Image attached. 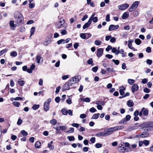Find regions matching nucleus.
Returning <instances> with one entry per match:
<instances>
[{"label":"nucleus","mask_w":153,"mask_h":153,"mask_svg":"<svg viewBox=\"0 0 153 153\" xmlns=\"http://www.w3.org/2000/svg\"><path fill=\"white\" fill-rule=\"evenodd\" d=\"M123 128V126H119L109 128L104 130L106 136L112 134L114 131L119 130Z\"/></svg>","instance_id":"nucleus-1"},{"label":"nucleus","mask_w":153,"mask_h":153,"mask_svg":"<svg viewBox=\"0 0 153 153\" xmlns=\"http://www.w3.org/2000/svg\"><path fill=\"white\" fill-rule=\"evenodd\" d=\"M151 122H148L143 123L142 125L143 128H147L146 130L147 131H151L153 130V126H152Z\"/></svg>","instance_id":"nucleus-2"},{"label":"nucleus","mask_w":153,"mask_h":153,"mask_svg":"<svg viewBox=\"0 0 153 153\" xmlns=\"http://www.w3.org/2000/svg\"><path fill=\"white\" fill-rule=\"evenodd\" d=\"M71 79H69L68 82L64 85L62 89L63 91L66 90H68L70 89V86H71L73 85L71 83Z\"/></svg>","instance_id":"nucleus-3"},{"label":"nucleus","mask_w":153,"mask_h":153,"mask_svg":"<svg viewBox=\"0 0 153 153\" xmlns=\"http://www.w3.org/2000/svg\"><path fill=\"white\" fill-rule=\"evenodd\" d=\"M51 101V98H49L45 102L44 104V110L45 111H47L49 110V105Z\"/></svg>","instance_id":"nucleus-4"},{"label":"nucleus","mask_w":153,"mask_h":153,"mask_svg":"<svg viewBox=\"0 0 153 153\" xmlns=\"http://www.w3.org/2000/svg\"><path fill=\"white\" fill-rule=\"evenodd\" d=\"M81 79V77L80 76H76L72 78L71 79V83L73 84L78 82H79Z\"/></svg>","instance_id":"nucleus-5"},{"label":"nucleus","mask_w":153,"mask_h":153,"mask_svg":"<svg viewBox=\"0 0 153 153\" xmlns=\"http://www.w3.org/2000/svg\"><path fill=\"white\" fill-rule=\"evenodd\" d=\"M16 20V22L18 25L22 24V22L23 20V18L22 15L21 14H20Z\"/></svg>","instance_id":"nucleus-6"},{"label":"nucleus","mask_w":153,"mask_h":153,"mask_svg":"<svg viewBox=\"0 0 153 153\" xmlns=\"http://www.w3.org/2000/svg\"><path fill=\"white\" fill-rule=\"evenodd\" d=\"M65 22V20L64 19H60L59 22L56 24V27L58 29L61 28L62 27H63L64 26L63 25Z\"/></svg>","instance_id":"nucleus-7"},{"label":"nucleus","mask_w":153,"mask_h":153,"mask_svg":"<svg viewBox=\"0 0 153 153\" xmlns=\"http://www.w3.org/2000/svg\"><path fill=\"white\" fill-rule=\"evenodd\" d=\"M119 27V25H110L109 27L108 30L109 31H112L118 29Z\"/></svg>","instance_id":"nucleus-8"},{"label":"nucleus","mask_w":153,"mask_h":153,"mask_svg":"<svg viewBox=\"0 0 153 153\" xmlns=\"http://www.w3.org/2000/svg\"><path fill=\"white\" fill-rule=\"evenodd\" d=\"M129 4H123L118 6V8L121 10H124L126 9L129 7Z\"/></svg>","instance_id":"nucleus-9"},{"label":"nucleus","mask_w":153,"mask_h":153,"mask_svg":"<svg viewBox=\"0 0 153 153\" xmlns=\"http://www.w3.org/2000/svg\"><path fill=\"white\" fill-rule=\"evenodd\" d=\"M92 22V19L90 18L88 22L85 23V25L83 26V28L85 29L86 28L89 27Z\"/></svg>","instance_id":"nucleus-10"},{"label":"nucleus","mask_w":153,"mask_h":153,"mask_svg":"<svg viewBox=\"0 0 153 153\" xmlns=\"http://www.w3.org/2000/svg\"><path fill=\"white\" fill-rule=\"evenodd\" d=\"M149 133L147 132H143L141 134L138 135L136 136V137H145L149 135Z\"/></svg>","instance_id":"nucleus-11"},{"label":"nucleus","mask_w":153,"mask_h":153,"mask_svg":"<svg viewBox=\"0 0 153 153\" xmlns=\"http://www.w3.org/2000/svg\"><path fill=\"white\" fill-rule=\"evenodd\" d=\"M103 53V50L102 48H100L97 50V55L98 57H100Z\"/></svg>","instance_id":"nucleus-12"},{"label":"nucleus","mask_w":153,"mask_h":153,"mask_svg":"<svg viewBox=\"0 0 153 153\" xmlns=\"http://www.w3.org/2000/svg\"><path fill=\"white\" fill-rule=\"evenodd\" d=\"M138 88V86L137 84H134L133 85L131 88L132 92L134 93L135 91L137 90Z\"/></svg>","instance_id":"nucleus-13"},{"label":"nucleus","mask_w":153,"mask_h":153,"mask_svg":"<svg viewBox=\"0 0 153 153\" xmlns=\"http://www.w3.org/2000/svg\"><path fill=\"white\" fill-rule=\"evenodd\" d=\"M142 112H143V115L145 116H147L148 114V110L144 107L142 108Z\"/></svg>","instance_id":"nucleus-14"},{"label":"nucleus","mask_w":153,"mask_h":153,"mask_svg":"<svg viewBox=\"0 0 153 153\" xmlns=\"http://www.w3.org/2000/svg\"><path fill=\"white\" fill-rule=\"evenodd\" d=\"M36 59L37 61V63L38 64L40 63V61L41 62H42L43 61V58L39 55H37L36 56Z\"/></svg>","instance_id":"nucleus-15"},{"label":"nucleus","mask_w":153,"mask_h":153,"mask_svg":"<svg viewBox=\"0 0 153 153\" xmlns=\"http://www.w3.org/2000/svg\"><path fill=\"white\" fill-rule=\"evenodd\" d=\"M105 132H100L95 134V136L97 137H104L106 136Z\"/></svg>","instance_id":"nucleus-16"},{"label":"nucleus","mask_w":153,"mask_h":153,"mask_svg":"<svg viewBox=\"0 0 153 153\" xmlns=\"http://www.w3.org/2000/svg\"><path fill=\"white\" fill-rule=\"evenodd\" d=\"M51 42V38H47L45 41L44 42V45H45L47 46Z\"/></svg>","instance_id":"nucleus-17"},{"label":"nucleus","mask_w":153,"mask_h":153,"mask_svg":"<svg viewBox=\"0 0 153 153\" xmlns=\"http://www.w3.org/2000/svg\"><path fill=\"white\" fill-rule=\"evenodd\" d=\"M129 13L127 12H125L122 16V18L123 19H127L128 17Z\"/></svg>","instance_id":"nucleus-18"},{"label":"nucleus","mask_w":153,"mask_h":153,"mask_svg":"<svg viewBox=\"0 0 153 153\" xmlns=\"http://www.w3.org/2000/svg\"><path fill=\"white\" fill-rule=\"evenodd\" d=\"M138 128V127L136 126H134L129 127L127 130L128 131H131L134 130V129H137Z\"/></svg>","instance_id":"nucleus-19"},{"label":"nucleus","mask_w":153,"mask_h":153,"mask_svg":"<svg viewBox=\"0 0 153 153\" xmlns=\"http://www.w3.org/2000/svg\"><path fill=\"white\" fill-rule=\"evenodd\" d=\"M112 52L114 53L115 55H118L120 53V51L117 50L115 48H113L112 49Z\"/></svg>","instance_id":"nucleus-20"},{"label":"nucleus","mask_w":153,"mask_h":153,"mask_svg":"<svg viewBox=\"0 0 153 153\" xmlns=\"http://www.w3.org/2000/svg\"><path fill=\"white\" fill-rule=\"evenodd\" d=\"M10 26L12 28V30H14L16 27V26L14 24V22L13 21L11 20L10 21Z\"/></svg>","instance_id":"nucleus-21"},{"label":"nucleus","mask_w":153,"mask_h":153,"mask_svg":"<svg viewBox=\"0 0 153 153\" xmlns=\"http://www.w3.org/2000/svg\"><path fill=\"white\" fill-rule=\"evenodd\" d=\"M127 105L129 107H131L134 105V103L132 101L128 100L127 102Z\"/></svg>","instance_id":"nucleus-22"},{"label":"nucleus","mask_w":153,"mask_h":153,"mask_svg":"<svg viewBox=\"0 0 153 153\" xmlns=\"http://www.w3.org/2000/svg\"><path fill=\"white\" fill-rule=\"evenodd\" d=\"M53 143V141H51L50 143L48 144V147L51 150H53L54 148V146L52 145Z\"/></svg>","instance_id":"nucleus-23"},{"label":"nucleus","mask_w":153,"mask_h":153,"mask_svg":"<svg viewBox=\"0 0 153 153\" xmlns=\"http://www.w3.org/2000/svg\"><path fill=\"white\" fill-rule=\"evenodd\" d=\"M138 1H135L133 3L131 6L135 9L138 7Z\"/></svg>","instance_id":"nucleus-24"},{"label":"nucleus","mask_w":153,"mask_h":153,"mask_svg":"<svg viewBox=\"0 0 153 153\" xmlns=\"http://www.w3.org/2000/svg\"><path fill=\"white\" fill-rule=\"evenodd\" d=\"M17 83L21 86L24 85L25 83V82L24 80H20V79L17 81Z\"/></svg>","instance_id":"nucleus-25"},{"label":"nucleus","mask_w":153,"mask_h":153,"mask_svg":"<svg viewBox=\"0 0 153 153\" xmlns=\"http://www.w3.org/2000/svg\"><path fill=\"white\" fill-rule=\"evenodd\" d=\"M81 100L83 102H89L90 101V99L88 97L84 98H82Z\"/></svg>","instance_id":"nucleus-26"},{"label":"nucleus","mask_w":153,"mask_h":153,"mask_svg":"<svg viewBox=\"0 0 153 153\" xmlns=\"http://www.w3.org/2000/svg\"><path fill=\"white\" fill-rule=\"evenodd\" d=\"M41 146V143L40 142L37 141L35 144V146L36 148H39Z\"/></svg>","instance_id":"nucleus-27"},{"label":"nucleus","mask_w":153,"mask_h":153,"mask_svg":"<svg viewBox=\"0 0 153 153\" xmlns=\"http://www.w3.org/2000/svg\"><path fill=\"white\" fill-rule=\"evenodd\" d=\"M100 115V114L98 113L96 114H94L92 116L91 119H97L98 117H99V116Z\"/></svg>","instance_id":"nucleus-28"},{"label":"nucleus","mask_w":153,"mask_h":153,"mask_svg":"<svg viewBox=\"0 0 153 153\" xmlns=\"http://www.w3.org/2000/svg\"><path fill=\"white\" fill-rule=\"evenodd\" d=\"M67 138L70 141H74L75 139L73 136H68L67 137Z\"/></svg>","instance_id":"nucleus-29"},{"label":"nucleus","mask_w":153,"mask_h":153,"mask_svg":"<svg viewBox=\"0 0 153 153\" xmlns=\"http://www.w3.org/2000/svg\"><path fill=\"white\" fill-rule=\"evenodd\" d=\"M135 42L137 45H139L141 43V41L140 39H137L135 40Z\"/></svg>","instance_id":"nucleus-30"},{"label":"nucleus","mask_w":153,"mask_h":153,"mask_svg":"<svg viewBox=\"0 0 153 153\" xmlns=\"http://www.w3.org/2000/svg\"><path fill=\"white\" fill-rule=\"evenodd\" d=\"M102 42L99 40H96L94 42L95 44L97 45H100L101 44Z\"/></svg>","instance_id":"nucleus-31"},{"label":"nucleus","mask_w":153,"mask_h":153,"mask_svg":"<svg viewBox=\"0 0 153 153\" xmlns=\"http://www.w3.org/2000/svg\"><path fill=\"white\" fill-rule=\"evenodd\" d=\"M97 105H104L105 103L104 102L100 101H97L95 103Z\"/></svg>","instance_id":"nucleus-32"},{"label":"nucleus","mask_w":153,"mask_h":153,"mask_svg":"<svg viewBox=\"0 0 153 153\" xmlns=\"http://www.w3.org/2000/svg\"><path fill=\"white\" fill-rule=\"evenodd\" d=\"M35 30V27H32L30 30V37L34 33Z\"/></svg>","instance_id":"nucleus-33"},{"label":"nucleus","mask_w":153,"mask_h":153,"mask_svg":"<svg viewBox=\"0 0 153 153\" xmlns=\"http://www.w3.org/2000/svg\"><path fill=\"white\" fill-rule=\"evenodd\" d=\"M118 150L119 152H122L125 151L126 149L124 147H118Z\"/></svg>","instance_id":"nucleus-34"},{"label":"nucleus","mask_w":153,"mask_h":153,"mask_svg":"<svg viewBox=\"0 0 153 153\" xmlns=\"http://www.w3.org/2000/svg\"><path fill=\"white\" fill-rule=\"evenodd\" d=\"M21 134L24 136H27V134L28 133L26 131H25L24 130H23L21 131Z\"/></svg>","instance_id":"nucleus-35"},{"label":"nucleus","mask_w":153,"mask_h":153,"mask_svg":"<svg viewBox=\"0 0 153 153\" xmlns=\"http://www.w3.org/2000/svg\"><path fill=\"white\" fill-rule=\"evenodd\" d=\"M61 111L63 115H66L67 114V110L65 108H62L61 110Z\"/></svg>","instance_id":"nucleus-36"},{"label":"nucleus","mask_w":153,"mask_h":153,"mask_svg":"<svg viewBox=\"0 0 153 153\" xmlns=\"http://www.w3.org/2000/svg\"><path fill=\"white\" fill-rule=\"evenodd\" d=\"M10 55L11 56L15 57L17 55V53L14 51H13L10 53Z\"/></svg>","instance_id":"nucleus-37"},{"label":"nucleus","mask_w":153,"mask_h":153,"mask_svg":"<svg viewBox=\"0 0 153 153\" xmlns=\"http://www.w3.org/2000/svg\"><path fill=\"white\" fill-rule=\"evenodd\" d=\"M56 122V120L55 119H53L50 121V123L53 125H55Z\"/></svg>","instance_id":"nucleus-38"},{"label":"nucleus","mask_w":153,"mask_h":153,"mask_svg":"<svg viewBox=\"0 0 153 153\" xmlns=\"http://www.w3.org/2000/svg\"><path fill=\"white\" fill-rule=\"evenodd\" d=\"M13 104L14 105L17 107H19L20 105V103L18 102L14 101L13 102Z\"/></svg>","instance_id":"nucleus-39"},{"label":"nucleus","mask_w":153,"mask_h":153,"mask_svg":"<svg viewBox=\"0 0 153 153\" xmlns=\"http://www.w3.org/2000/svg\"><path fill=\"white\" fill-rule=\"evenodd\" d=\"M107 72L108 73H110L111 72H114L115 71L112 68H108L106 69Z\"/></svg>","instance_id":"nucleus-40"},{"label":"nucleus","mask_w":153,"mask_h":153,"mask_svg":"<svg viewBox=\"0 0 153 153\" xmlns=\"http://www.w3.org/2000/svg\"><path fill=\"white\" fill-rule=\"evenodd\" d=\"M80 37L83 39H86V33H82L80 34Z\"/></svg>","instance_id":"nucleus-41"},{"label":"nucleus","mask_w":153,"mask_h":153,"mask_svg":"<svg viewBox=\"0 0 153 153\" xmlns=\"http://www.w3.org/2000/svg\"><path fill=\"white\" fill-rule=\"evenodd\" d=\"M39 105L34 104L33 105L32 108L33 110H36L39 108Z\"/></svg>","instance_id":"nucleus-42"},{"label":"nucleus","mask_w":153,"mask_h":153,"mask_svg":"<svg viewBox=\"0 0 153 153\" xmlns=\"http://www.w3.org/2000/svg\"><path fill=\"white\" fill-rule=\"evenodd\" d=\"M143 144L146 146H147L148 145L149 143V140H144L143 141Z\"/></svg>","instance_id":"nucleus-43"},{"label":"nucleus","mask_w":153,"mask_h":153,"mask_svg":"<svg viewBox=\"0 0 153 153\" xmlns=\"http://www.w3.org/2000/svg\"><path fill=\"white\" fill-rule=\"evenodd\" d=\"M7 49H5L0 51V56L2 55L4 53L7 52Z\"/></svg>","instance_id":"nucleus-44"},{"label":"nucleus","mask_w":153,"mask_h":153,"mask_svg":"<svg viewBox=\"0 0 153 153\" xmlns=\"http://www.w3.org/2000/svg\"><path fill=\"white\" fill-rule=\"evenodd\" d=\"M134 82V79H128V82L130 85L133 84Z\"/></svg>","instance_id":"nucleus-45"},{"label":"nucleus","mask_w":153,"mask_h":153,"mask_svg":"<svg viewBox=\"0 0 153 153\" xmlns=\"http://www.w3.org/2000/svg\"><path fill=\"white\" fill-rule=\"evenodd\" d=\"M146 63L149 65H151L152 63V60L147 59L146 61Z\"/></svg>","instance_id":"nucleus-46"},{"label":"nucleus","mask_w":153,"mask_h":153,"mask_svg":"<svg viewBox=\"0 0 153 153\" xmlns=\"http://www.w3.org/2000/svg\"><path fill=\"white\" fill-rule=\"evenodd\" d=\"M53 128H54L56 130V134H58L60 131V128H59V127H54Z\"/></svg>","instance_id":"nucleus-47"},{"label":"nucleus","mask_w":153,"mask_h":153,"mask_svg":"<svg viewBox=\"0 0 153 153\" xmlns=\"http://www.w3.org/2000/svg\"><path fill=\"white\" fill-rule=\"evenodd\" d=\"M61 33L62 35H65L67 34V32L65 30L62 29L61 30Z\"/></svg>","instance_id":"nucleus-48"},{"label":"nucleus","mask_w":153,"mask_h":153,"mask_svg":"<svg viewBox=\"0 0 153 153\" xmlns=\"http://www.w3.org/2000/svg\"><path fill=\"white\" fill-rule=\"evenodd\" d=\"M113 62H114L115 64L116 65H118L119 64V61L118 60H114V59L112 60Z\"/></svg>","instance_id":"nucleus-49"},{"label":"nucleus","mask_w":153,"mask_h":153,"mask_svg":"<svg viewBox=\"0 0 153 153\" xmlns=\"http://www.w3.org/2000/svg\"><path fill=\"white\" fill-rule=\"evenodd\" d=\"M89 111L91 113H94L96 111V110L94 107H92L90 109Z\"/></svg>","instance_id":"nucleus-50"},{"label":"nucleus","mask_w":153,"mask_h":153,"mask_svg":"<svg viewBox=\"0 0 153 153\" xmlns=\"http://www.w3.org/2000/svg\"><path fill=\"white\" fill-rule=\"evenodd\" d=\"M143 91L145 93H149L150 92V90L147 88H145L143 89Z\"/></svg>","instance_id":"nucleus-51"},{"label":"nucleus","mask_w":153,"mask_h":153,"mask_svg":"<svg viewBox=\"0 0 153 153\" xmlns=\"http://www.w3.org/2000/svg\"><path fill=\"white\" fill-rule=\"evenodd\" d=\"M92 21L94 22H96L98 21V18L97 17H95L92 18Z\"/></svg>","instance_id":"nucleus-52"},{"label":"nucleus","mask_w":153,"mask_h":153,"mask_svg":"<svg viewBox=\"0 0 153 153\" xmlns=\"http://www.w3.org/2000/svg\"><path fill=\"white\" fill-rule=\"evenodd\" d=\"M146 51L148 53H150L151 52V47H147L146 49Z\"/></svg>","instance_id":"nucleus-53"},{"label":"nucleus","mask_w":153,"mask_h":153,"mask_svg":"<svg viewBox=\"0 0 153 153\" xmlns=\"http://www.w3.org/2000/svg\"><path fill=\"white\" fill-rule=\"evenodd\" d=\"M148 82V79L146 78H145L143 79L141 81L142 83L143 84H146Z\"/></svg>","instance_id":"nucleus-54"},{"label":"nucleus","mask_w":153,"mask_h":153,"mask_svg":"<svg viewBox=\"0 0 153 153\" xmlns=\"http://www.w3.org/2000/svg\"><path fill=\"white\" fill-rule=\"evenodd\" d=\"M112 47L111 45H108V47L106 48L105 50L106 51H108L111 49H112Z\"/></svg>","instance_id":"nucleus-55"},{"label":"nucleus","mask_w":153,"mask_h":153,"mask_svg":"<svg viewBox=\"0 0 153 153\" xmlns=\"http://www.w3.org/2000/svg\"><path fill=\"white\" fill-rule=\"evenodd\" d=\"M102 146V145L99 143H97L95 144V147L97 148H99Z\"/></svg>","instance_id":"nucleus-56"},{"label":"nucleus","mask_w":153,"mask_h":153,"mask_svg":"<svg viewBox=\"0 0 153 153\" xmlns=\"http://www.w3.org/2000/svg\"><path fill=\"white\" fill-rule=\"evenodd\" d=\"M74 131V128H71L70 129L67 131V132L69 133H73Z\"/></svg>","instance_id":"nucleus-57"},{"label":"nucleus","mask_w":153,"mask_h":153,"mask_svg":"<svg viewBox=\"0 0 153 153\" xmlns=\"http://www.w3.org/2000/svg\"><path fill=\"white\" fill-rule=\"evenodd\" d=\"M22 120L21 119L19 118L18 119V121L17 122V124L19 125H20L22 123Z\"/></svg>","instance_id":"nucleus-58"},{"label":"nucleus","mask_w":153,"mask_h":153,"mask_svg":"<svg viewBox=\"0 0 153 153\" xmlns=\"http://www.w3.org/2000/svg\"><path fill=\"white\" fill-rule=\"evenodd\" d=\"M105 20L107 22H109L110 21V15L109 14H107L106 16Z\"/></svg>","instance_id":"nucleus-59"},{"label":"nucleus","mask_w":153,"mask_h":153,"mask_svg":"<svg viewBox=\"0 0 153 153\" xmlns=\"http://www.w3.org/2000/svg\"><path fill=\"white\" fill-rule=\"evenodd\" d=\"M60 130H65L66 129L67 127L64 126H60L59 127Z\"/></svg>","instance_id":"nucleus-60"},{"label":"nucleus","mask_w":153,"mask_h":153,"mask_svg":"<svg viewBox=\"0 0 153 153\" xmlns=\"http://www.w3.org/2000/svg\"><path fill=\"white\" fill-rule=\"evenodd\" d=\"M98 70V67L97 66L94 67L92 68V70L94 72H96Z\"/></svg>","instance_id":"nucleus-61"},{"label":"nucleus","mask_w":153,"mask_h":153,"mask_svg":"<svg viewBox=\"0 0 153 153\" xmlns=\"http://www.w3.org/2000/svg\"><path fill=\"white\" fill-rule=\"evenodd\" d=\"M87 62L88 64L89 65L91 64L93 62L92 59V58H90L88 60Z\"/></svg>","instance_id":"nucleus-62"},{"label":"nucleus","mask_w":153,"mask_h":153,"mask_svg":"<svg viewBox=\"0 0 153 153\" xmlns=\"http://www.w3.org/2000/svg\"><path fill=\"white\" fill-rule=\"evenodd\" d=\"M60 100V97H56L55 99V101L56 102L59 103Z\"/></svg>","instance_id":"nucleus-63"},{"label":"nucleus","mask_w":153,"mask_h":153,"mask_svg":"<svg viewBox=\"0 0 153 153\" xmlns=\"http://www.w3.org/2000/svg\"><path fill=\"white\" fill-rule=\"evenodd\" d=\"M116 39L114 37H111L110 38V41L112 43H114L116 41Z\"/></svg>","instance_id":"nucleus-64"}]
</instances>
